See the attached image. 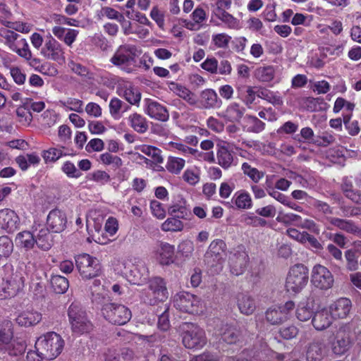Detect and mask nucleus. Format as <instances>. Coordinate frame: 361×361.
Here are the masks:
<instances>
[{"mask_svg": "<svg viewBox=\"0 0 361 361\" xmlns=\"http://www.w3.org/2000/svg\"><path fill=\"white\" fill-rule=\"evenodd\" d=\"M64 341L55 332H48L37 338L35 348L39 350L46 360H53L62 352Z\"/></svg>", "mask_w": 361, "mask_h": 361, "instance_id": "nucleus-1", "label": "nucleus"}, {"mask_svg": "<svg viewBox=\"0 0 361 361\" xmlns=\"http://www.w3.org/2000/svg\"><path fill=\"white\" fill-rule=\"evenodd\" d=\"M27 348V342L22 338H13L11 325L0 326V352L7 353L11 356L22 355Z\"/></svg>", "mask_w": 361, "mask_h": 361, "instance_id": "nucleus-2", "label": "nucleus"}, {"mask_svg": "<svg viewBox=\"0 0 361 361\" xmlns=\"http://www.w3.org/2000/svg\"><path fill=\"white\" fill-rule=\"evenodd\" d=\"M228 256L226 245L224 241L216 239L210 243L205 258L212 274L219 273L223 269L224 264Z\"/></svg>", "mask_w": 361, "mask_h": 361, "instance_id": "nucleus-3", "label": "nucleus"}, {"mask_svg": "<svg viewBox=\"0 0 361 361\" xmlns=\"http://www.w3.org/2000/svg\"><path fill=\"white\" fill-rule=\"evenodd\" d=\"M308 269L302 264L293 266L287 275L285 288L290 295H295L306 286L308 282Z\"/></svg>", "mask_w": 361, "mask_h": 361, "instance_id": "nucleus-4", "label": "nucleus"}, {"mask_svg": "<svg viewBox=\"0 0 361 361\" xmlns=\"http://www.w3.org/2000/svg\"><path fill=\"white\" fill-rule=\"evenodd\" d=\"M140 54V50L134 45L120 46L115 51L110 61L127 73L132 71L131 66L135 63V58Z\"/></svg>", "mask_w": 361, "mask_h": 361, "instance_id": "nucleus-5", "label": "nucleus"}, {"mask_svg": "<svg viewBox=\"0 0 361 361\" xmlns=\"http://www.w3.org/2000/svg\"><path fill=\"white\" fill-rule=\"evenodd\" d=\"M0 37L4 43L20 57L29 58L30 49L27 40L8 27L0 30Z\"/></svg>", "mask_w": 361, "mask_h": 361, "instance_id": "nucleus-6", "label": "nucleus"}, {"mask_svg": "<svg viewBox=\"0 0 361 361\" xmlns=\"http://www.w3.org/2000/svg\"><path fill=\"white\" fill-rule=\"evenodd\" d=\"M174 307L181 312L190 314H199L203 312L201 300L188 292L181 291L173 297Z\"/></svg>", "mask_w": 361, "mask_h": 361, "instance_id": "nucleus-7", "label": "nucleus"}, {"mask_svg": "<svg viewBox=\"0 0 361 361\" xmlns=\"http://www.w3.org/2000/svg\"><path fill=\"white\" fill-rule=\"evenodd\" d=\"M75 261L76 268L83 279L94 278L100 274L99 260L89 254L78 255L75 257Z\"/></svg>", "mask_w": 361, "mask_h": 361, "instance_id": "nucleus-8", "label": "nucleus"}, {"mask_svg": "<svg viewBox=\"0 0 361 361\" xmlns=\"http://www.w3.org/2000/svg\"><path fill=\"white\" fill-rule=\"evenodd\" d=\"M101 311L105 319L114 324H125L131 318L130 310L121 304L113 302L105 304Z\"/></svg>", "mask_w": 361, "mask_h": 361, "instance_id": "nucleus-9", "label": "nucleus"}, {"mask_svg": "<svg viewBox=\"0 0 361 361\" xmlns=\"http://www.w3.org/2000/svg\"><path fill=\"white\" fill-rule=\"evenodd\" d=\"M207 337L203 329L193 324L186 325L183 334V343L189 349L198 350L203 348L207 343Z\"/></svg>", "mask_w": 361, "mask_h": 361, "instance_id": "nucleus-10", "label": "nucleus"}, {"mask_svg": "<svg viewBox=\"0 0 361 361\" xmlns=\"http://www.w3.org/2000/svg\"><path fill=\"white\" fill-rule=\"evenodd\" d=\"M68 314L72 330L75 334H82L92 329V324L88 321L85 312L79 305L71 304L68 308Z\"/></svg>", "mask_w": 361, "mask_h": 361, "instance_id": "nucleus-11", "label": "nucleus"}, {"mask_svg": "<svg viewBox=\"0 0 361 361\" xmlns=\"http://www.w3.org/2000/svg\"><path fill=\"white\" fill-rule=\"evenodd\" d=\"M295 304L288 301L283 305H274L270 307L265 314L266 320L272 325H279L286 321L293 310Z\"/></svg>", "mask_w": 361, "mask_h": 361, "instance_id": "nucleus-12", "label": "nucleus"}, {"mask_svg": "<svg viewBox=\"0 0 361 361\" xmlns=\"http://www.w3.org/2000/svg\"><path fill=\"white\" fill-rule=\"evenodd\" d=\"M311 282L315 288L326 290L333 287L334 278L326 267L316 264L312 270Z\"/></svg>", "mask_w": 361, "mask_h": 361, "instance_id": "nucleus-13", "label": "nucleus"}, {"mask_svg": "<svg viewBox=\"0 0 361 361\" xmlns=\"http://www.w3.org/2000/svg\"><path fill=\"white\" fill-rule=\"evenodd\" d=\"M228 263L231 273L240 276L244 273L248 263V255L243 246L231 250L228 256Z\"/></svg>", "mask_w": 361, "mask_h": 361, "instance_id": "nucleus-14", "label": "nucleus"}, {"mask_svg": "<svg viewBox=\"0 0 361 361\" xmlns=\"http://www.w3.org/2000/svg\"><path fill=\"white\" fill-rule=\"evenodd\" d=\"M152 256L162 266H169L176 262L175 247L166 242H159L154 247Z\"/></svg>", "mask_w": 361, "mask_h": 361, "instance_id": "nucleus-15", "label": "nucleus"}, {"mask_svg": "<svg viewBox=\"0 0 361 361\" xmlns=\"http://www.w3.org/2000/svg\"><path fill=\"white\" fill-rule=\"evenodd\" d=\"M40 54L45 59L59 63L65 62L64 51L61 44L53 37H48L42 47Z\"/></svg>", "mask_w": 361, "mask_h": 361, "instance_id": "nucleus-16", "label": "nucleus"}, {"mask_svg": "<svg viewBox=\"0 0 361 361\" xmlns=\"http://www.w3.org/2000/svg\"><path fill=\"white\" fill-rule=\"evenodd\" d=\"M327 309L334 320L347 318L352 309V302L347 298H339L331 302Z\"/></svg>", "mask_w": 361, "mask_h": 361, "instance_id": "nucleus-17", "label": "nucleus"}, {"mask_svg": "<svg viewBox=\"0 0 361 361\" xmlns=\"http://www.w3.org/2000/svg\"><path fill=\"white\" fill-rule=\"evenodd\" d=\"M20 226L18 215L12 209H0V228L6 233H13Z\"/></svg>", "mask_w": 361, "mask_h": 361, "instance_id": "nucleus-18", "label": "nucleus"}, {"mask_svg": "<svg viewBox=\"0 0 361 361\" xmlns=\"http://www.w3.org/2000/svg\"><path fill=\"white\" fill-rule=\"evenodd\" d=\"M117 92L130 104H137L141 99L138 89L130 81L122 80L119 82Z\"/></svg>", "mask_w": 361, "mask_h": 361, "instance_id": "nucleus-19", "label": "nucleus"}, {"mask_svg": "<svg viewBox=\"0 0 361 361\" xmlns=\"http://www.w3.org/2000/svg\"><path fill=\"white\" fill-rule=\"evenodd\" d=\"M149 270L143 262L132 265L129 272L126 274V279L131 283L141 286L149 279Z\"/></svg>", "mask_w": 361, "mask_h": 361, "instance_id": "nucleus-20", "label": "nucleus"}, {"mask_svg": "<svg viewBox=\"0 0 361 361\" xmlns=\"http://www.w3.org/2000/svg\"><path fill=\"white\" fill-rule=\"evenodd\" d=\"M350 327L348 324L340 326L336 336V341L332 344L333 351L336 354H343L348 348L350 341Z\"/></svg>", "mask_w": 361, "mask_h": 361, "instance_id": "nucleus-21", "label": "nucleus"}, {"mask_svg": "<svg viewBox=\"0 0 361 361\" xmlns=\"http://www.w3.org/2000/svg\"><path fill=\"white\" fill-rule=\"evenodd\" d=\"M144 103L145 111L149 117L161 121H166L169 119V114L166 108L158 102L146 99Z\"/></svg>", "mask_w": 361, "mask_h": 361, "instance_id": "nucleus-22", "label": "nucleus"}, {"mask_svg": "<svg viewBox=\"0 0 361 361\" xmlns=\"http://www.w3.org/2000/svg\"><path fill=\"white\" fill-rule=\"evenodd\" d=\"M47 224L49 228L54 233L63 231L67 224V218L66 214L59 209H53L49 212Z\"/></svg>", "mask_w": 361, "mask_h": 361, "instance_id": "nucleus-23", "label": "nucleus"}, {"mask_svg": "<svg viewBox=\"0 0 361 361\" xmlns=\"http://www.w3.org/2000/svg\"><path fill=\"white\" fill-rule=\"evenodd\" d=\"M24 281L21 276L15 274L6 281L3 287V293H0V299L4 300L16 296L23 288Z\"/></svg>", "mask_w": 361, "mask_h": 361, "instance_id": "nucleus-24", "label": "nucleus"}, {"mask_svg": "<svg viewBox=\"0 0 361 361\" xmlns=\"http://www.w3.org/2000/svg\"><path fill=\"white\" fill-rule=\"evenodd\" d=\"M41 320V313L32 309H27L19 312L16 318V323L24 327L35 326L39 323Z\"/></svg>", "mask_w": 361, "mask_h": 361, "instance_id": "nucleus-25", "label": "nucleus"}, {"mask_svg": "<svg viewBox=\"0 0 361 361\" xmlns=\"http://www.w3.org/2000/svg\"><path fill=\"white\" fill-rule=\"evenodd\" d=\"M333 320H334L330 315L329 310L327 308H323L317 310L312 320L313 326L317 331H322L329 327Z\"/></svg>", "mask_w": 361, "mask_h": 361, "instance_id": "nucleus-26", "label": "nucleus"}, {"mask_svg": "<svg viewBox=\"0 0 361 361\" xmlns=\"http://www.w3.org/2000/svg\"><path fill=\"white\" fill-rule=\"evenodd\" d=\"M36 240H35L34 234L29 231H22L18 232L14 239L16 246L25 251H29L34 248Z\"/></svg>", "mask_w": 361, "mask_h": 361, "instance_id": "nucleus-27", "label": "nucleus"}, {"mask_svg": "<svg viewBox=\"0 0 361 361\" xmlns=\"http://www.w3.org/2000/svg\"><path fill=\"white\" fill-rule=\"evenodd\" d=\"M245 111L243 106L236 102H232L219 115L228 122L238 123L243 118Z\"/></svg>", "mask_w": 361, "mask_h": 361, "instance_id": "nucleus-28", "label": "nucleus"}, {"mask_svg": "<svg viewBox=\"0 0 361 361\" xmlns=\"http://www.w3.org/2000/svg\"><path fill=\"white\" fill-rule=\"evenodd\" d=\"M168 212L171 216L185 219L188 214L186 200L181 195L175 197L168 207Z\"/></svg>", "mask_w": 361, "mask_h": 361, "instance_id": "nucleus-29", "label": "nucleus"}, {"mask_svg": "<svg viewBox=\"0 0 361 361\" xmlns=\"http://www.w3.org/2000/svg\"><path fill=\"white\" fill-rule=\"evenodd\" d=\"M237 304L240 312L245 315L252 314L256 309L255 300L248 293H239L237 297Z\"/></svg>", "mask_w": 361, "mask_h": 361, "instance_id": "nucleus-30", "label": "nucleus"}, {"mask_svg": "<svg viewBox=\"0 0 361 361\" xmlns=\"http://www.w3.org/2000/svg\"><path fill=\"white\" fill-rule=\"evenodd\" d=\"M117 82L116 77L106 71L97 70L90 78V84H99L109 88H114Z\"/></svg>", "mask_w": 361, "mask_h": 361, "instance_id": "nucleus-31", "label": "nucleus"}, {"mask_svg": "<svg viewBox=\"0 0 361 361\" xmlns=\"http://www.w3.org/2000/svg\"><path fill=\"white\" fill-rule=\"evenodd\" d=\"M231 202L239 209H248L252 206L250 195L243 190L235 192Z\"/></svg>", "mask_w": 361, "mask_h": 361, "instance_id": "nucleus-32", "label": "nucleus"}, {"mask_svg": "<svg viewBox=\"0 0 361 361\" xmlns=\"http://www.w3.org/2000/svg\"><path fill=\"white\" fill-rule=\"evenodd\" d=\"M148 287L159 298L164 301L168 298V291L164 280L161 277H154L149 281Z\"/></svg>", "mask_w": 361, "mask_h": 361, "instance_id": "nucleus-33", "label": "nucleus"}, {"mask_svg": "<svg viewBox=\"0 0 361 361\" xmlns=\"http://www.w3.org/2000/svg\"><path fill=\"white\" fill-rule=\"evenodd\" d=\"M36 240L35 245L39 249L43 251H48L51 249L53 245L51 236L49 233L48 228H41L37 235L35 236Z\"/></svg>", "mask_w": 361, "mask_h": 361, "instance_id": "nucleus-34", "label": "nucleus"}, {"mask_svg": "<svg viewBox=\"0 0 361 361\" xmlns=\"http://www.w3.org/2000/svg\"><path fill=\"white\" fill-rule=\"evenodd\" d=\"M169 89L179 96L180 97L186 100L188 103L194 104L196 102L194 94L185 87L178 84L175 82H167Z\"/></svg>", "mask_w": 361, "mask_h": 361, "instance_id": "nucleus-35", "label": "nucleus"}, {"mask_svg": "<svg viewBox=\"0 0 361 361\" xmlns=\"http://www.w3.org/2000/svg\"><path fill=\"white\" fill-rule=\"evenodd\" d=\"M200 102L206 109L218 107L221 104L216 92L211 89L202 91L200 95Z\"/></svg>", "mask_w": 361, "mask_h": 361, "instance_id": "nucleus-36", "label": "nucleus"}, {"mask_svg": "<svg viewBox=\"0 0 361 361\" xmlns=\"http://www.w3.org/2000/svg\"><path fill=\"white\" fill-rule=\"evenodd\" d=\"M214 19L219 20L226 27L233 30H240L242 27V24L240 20L234 17L233 15L227 11L221 12L214 16Z\"/></svg>", "mask_w": 361, "mask_h": 361, "instance_id": "nucleus-37", "label": "nucleus"}, {"mask_svg": "<svg viewBox=\"0 0 361 361\" xmlns=\"http://www.w3.org/2000/svg\"><path fill=\"white\" fill-rule=\"evenodd\" d=\"M109 113L116 120L122 116V113L127 111L130 106L117 97H114L109 102Z\"/></svg>", "mask_w": 361, "mask_h": 361, "instance_id": "nucleus-38", "label": "nucleus"}, {"mask_svg": "<svg viewBox=\"0 0 361 361\" xmlns=\"http://www.w3.org/2000/svg\"><path fill=\"white\" fill-rule=\"evenodd\" d=\"M192 22H185V27L190 30H198L207 19V14L202 8H196L191 14Z\"/></svg>", "mask_w": 361, "mask_h": 361, "instance_id": "nucleus-39", "label": "nucleus"}, {"mask_svg": "<svg viewBox=\"0 0 361 361\" xmlns=\"http://www.w3.org/2000/svg\"><path fill=\"white\" fill-rule=\"evenodd\" d=\"M101 286V281L96 279L93 281L92 287V300L100 303L105 299L109 298V290L104 285Z\"/></svg>", "mask_w": 361, "mask_h": 361, "instance_id": "nucleus-40", "label": "nucleus"}, {"mask_svg": "<svg viewBox=\"0 0 361 361\" xmlns=\"http://www.w3.org/2000/svg\"><path fill=\"white\" fill-rule=\"evenodd\" d=\"M257 95L258 97L266 100L274 106H281L283 103V99L278 92L262 88L258 91Z\"/></svg>", "mask_w": 361, "mask_h": 361, "instance_id": "nucleus-41", "label": "nucleus"}, {"mask_svg": "<svg viewBox=\"0 0 361 361\" xmlns=\"http://www.w3.org/2000/svg\"><path fill=\"white\" fill-rule=\"evenodd\" d=\"M231 41V37L225 32L213 34L212 36L210 49H226Z\"/></svg>", "mask_w": 361, "mask_h": 361, "instance_id": "nucleus-42", "label": "nucleus"}, {"mask_svg": "<svg viewBox=\"0 0 361 361\" xmlns=\"http://www.w3.org/2000/svg\"><path fill=\"white\" fill-rule=\"evenodd\" d=\"M177 216L166 219L161 224V229L164 232H179L184 228V223Z\"/></svg>", "mask_w": 361, "mask_h": 361, "instance_id": "nucleus-43", "label": "nucleus"}, {"mask_svg": "<svg viewBox=\"0 0 361 361\" xmlns=\"http://www.w3.org/2000/svg\"><path fill=\"white\" fill-rule=\"evenodd\" d=\"M130 126L137 133H145L148 128L146 119L142 115L134 113L128 118Z\"/></svg>", "mask_w": 361, "mask_h": 361, "instance_id": "nucleus-44", "label": "nucleus"}, {"mask_svg": "<svg viewBox=\"0 0 361 361\" xmlns=\"http://www.w3.org/2000/svg\"><path fill=\"white\" fill-rule=\"evenodd\" d=\"M255 75L261 82H271L274 78L275 68L273 66L258 67L255 71Z\"/></svg>", "mask_w": 361, "mask_h": 361, "instance_id": "nucleus-45", "label": "nucleus"}, {"mask_svg": "<svg viewBox=\"0 0 361 361\" xmlns=\"http://www.w3.org/2000/svg\"><path fill=\"white\" fill-rule=\"evenodd\" d=\"M353 26L350 29L351 39L361 44V14L356 13L350 16Z\"/></svg>", "mask_w": 361, "mask_h": 361, "instance_id": "nucleus-46", "label": "nucleus"}, {"mask_svg": "<svg viewBox=\"0 0 361 361\" xmlns=\"http://www.w3.org/2000/svg\"><path fill=\"white\" fill-rule=\"evenodd\" d=\"M216 326L218 329L216 334L218 336H221L224 341L228 343H232L235 341V333L227 324L225 325L222 322L218 321Z\"/></svg>", "mask_w": 361, "mask_h": 361, "instance_id": "nucleus-47", "label": "nucleus"}, {"mask_svg": "<svg viewBox=\"0 0 361 361\" xmlns=\"http://www.w3.org/2000/svg\"><path fill=\"white\" fill-rule=\"evenodd\" d=\"M232 0H216L215 3L212 5V13L210 22L215 25H219V23L214 19V16L221 12L226 11L231 7Z\"/></svg>", "mask_w": 361, "mask_h": 361, "instance_id": "nucleus-48", "label": "nucleus"}, {"mask_svg": "<svg viewBox=\"0 0 361 361\" xmlns=\"http://www.w3.org/2000/svg\"><path fill=\"white\" fill-rule=\"evenodd\" d=\"M59 105L66 111H73L78 113L83 111V102L78 99L68 98L65 100H61L59 102Z\"/></svg>", "mask_w": 361, "mask_h": 361, "instance_id": "nucleus-49", "label": "nucleus"}, {"mask_svg": "<svg viewBox=\"0 0 361 361\" xmlns=\"http://www.w3.org/2000/svg\"><path fill=\"white\" fill-rule=\"evenodd\" d=\"M325 350V346L321 343H314L311 344L307 352V359L308 361H319L322 357Z\"/></svg>", "mask_w": 361, "mask_h": 361, "instance_id": "nucleus-50", "label": "nucleus"}, {"mask_svg": "<svg viewBox=\"0 0 361 361\" xmlns=\"http://www.w3.org/2000/svg\"><path fill=\"white\" fill-rule=\"evenodd\" d=\"M51 284L56 293H64L68 289L69 282L68 279L60 275H54L51 279Z\"/></svg>", "mask_w": 361, "mask_h": 361, "instance_id": "nucleus-51", "label": "nucleus"}, {"mask_svg": "<svg viewBox=\"0 0 361 361\" xmlns=\"http://www.w3.org/2000/svg\"><path fill=\"white\" fill-rule=\"evenodd\" d=\"M99 161L105 166H111L114 168L118 169L123 166L122 159L116 155L109 152H104L99 155Z\"/></svg>", "mask_w": 361, "mask_h": 361, "instance_id": "nucleus-52", "label": "nucleus"}, {"mask_svg": "<svg viewBox=\"0 0 361 361\" xmlns=\"http://www.w3.org/2000/svg\"><path fill=\"white\" fill-rule=\"evenodd\" d=\"M295 314L300 321H308L312 317V307L307 302H301L297 307Z\"/></svg>", "mask_w": 361, "mask_h": 361, "instance_id": "nucleus-53", "label": "nucleus"}, {"mask_svg": "<svg viewBox=\"0 0 361 361\" xmlns=\"http://www.w3.org/2000/svg\"><path fill=\"white\" fill-rule=\"evenodd\" d=\"M130 262L126 258H117L114 259L111 262V267L114 271L120 275L123 276L126 278V274L129 272Z\"/></svg>", "mask_w": 361, "mask_h": 361, "instance_id": "nucleus-54", "label": "nucleus"}, {"mask_svg": "<svg viewBox=\"0 0 361 361\" xmlns=\"http://www.w3.org/2000/svg\"><path fill=\"white\" fill-rule=\"evenodd\" d=\"M245 122V128L249 132L259 133L264 129L265 123L255 116H247Z\"/></svg>", "mask_w": 361, "mask_h": 361, "instance_id": "nucleus-55", "label": "nucleus"}, {"mask_svg": "<svg viewBox=\"0 0 361 361\" xmlns=\"http://www.w3.org/2000/svg\"><path fill=\"white\" fill-rule=\"evenodd\" d=\"M355 104L350 102H348L343 97H338L333 107V111L335 114L339 113L342 109L344 110L343 115L346 114H352L354 110Z\"/></svg>", "mask_w": 361, "mask_h": 361, "instance_id": "nucleus-56", "label": "nucleus"}, {"mask_svg": "<svg viewBox=\"0 0 361 361\" xmlns=\"http://www.w3.org/2000/svg\"><path fill=\"white\" fill-rule=\"evenodd\" d=\"M13 250V243L6 235L0 237V259L8 258Z\"/></svg>", "mask_w": 361, "mask_h": 361, "instance_id": "nucleus-57", "label": "nucleus"}, {"mask_svg": "<svg viewBox=\"0 0 361 361\" xmlns=\"http://www.w3.org/2000/svg\"><path fill=\"white\" fill-rule=\"evenodd\" d=\"M68 66L73 72L81 76L85 81L90 83V78L92 77L94 72H90L85 66L73 61L69 62Z\"/></svg>", "mask_w": 361, "mask_h": 361, "instance_id": "nucleus-58", "label": "nucleus"}, {"mask_svg": "<svg viewBox=\"0 0 361 361\" xmlns=\"http://www.w3.org/2000/svg\"><path fill=\"white\" fill-rule=\"evenodd\" d=\"M185 161L179 157H169L166 167L167 170L174 174L179 173L181 170L184 168Z\"/></svg>", "mask_w": 361, "mask_h": 361, "instance_id": "nucleus-59", "label": "nucleus"}, {"mask_svg": "<svg viewBox=\"0 0 361 361\" xmlns=\"http://www.w3.org/2000/svg\"><path fill=\"white\" fill-rule=\"evenodd\" d=\"M194 251L193 242L190 240H183L178 245L177 252L183 259H188Z\"/></svg>", "mask_w": 361, "mask_h": 361, "instance_id": "nucleus-60", "label": "nucleus"}, {"mask_svg": "<svg viewBox=\"0 0 361 361\" xmlns=\"http://www.w3.org/2000/svg\"><path fill=\"white\" fill-rule=\"evenodd\" d=\"M217 158L219 164L224 169L230 167L233 162L231 153L224 147L219 148L217 152Z\"/></svg>", "mask_w": 361, "mask_h": 361, "instance_id": "nucleus-61", "label": "nucleus"}, {"mask_svg": "<svg viewBox=\"0 0 361 361\" xmlns=\"http://www.w3.org/2000/svg\"><path fill=\"white\" fill-rule=\"evenodd\" d=\"M141 152L152 157L157 163H161L163 158L161 155V150L155 147L143 145L139 147Z\"/></svg>", "mask_w": 361, "mask_h": 361, "instance_id": "nucleus-62", "label": "nucleus"}, {"mask_svg": "<svg viewBox=\"0 0 361 361\" xmlns=\"http://www.w3.org/2000/svg\"><path fill=\"white\" fill-rule=\"evenodd\" d=\"M63 155V149L51 147L42 152V157L45 163L55 162Z\"/></svg>", "mask_w": 361, "mask_h": 361, "instance_id": "nucleus-63", "label": "nucleus"}, {"mask_svg": "<svg viewBox=\"0 0 361 361\" xmlns=\"http://www.w3.org/2000/svg\"><path fill=\"white\" fill-rule=\"evenodd\" d=\"M150 18L157 23L159 28H163L165 25L164 11L158 6L152 8L149 13Z\"/></svg>", "mask_w": 361, "mask_h": 361, "instance_id": "nucleus-64", "label": "nucleus"}]
</instances>
